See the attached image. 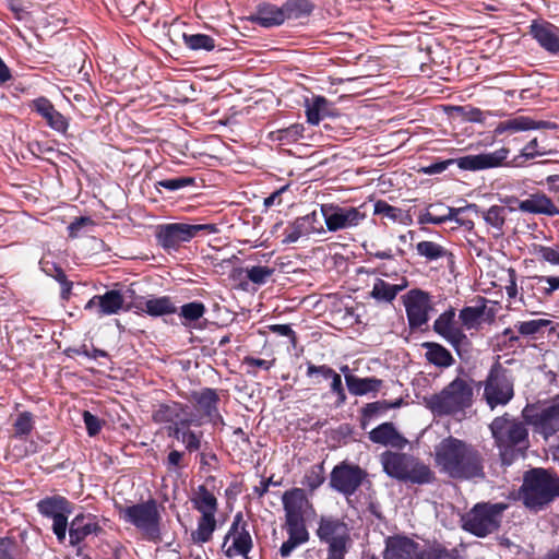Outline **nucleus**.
Returning <instances> with one entry per match:
<instances>
[{
    "instance_id": "1",
    "label": "nucleus",
    "mask_w": 559,
    "mask_h": 559,
    "mask_svg": "<svg viewBox=\"0 0 559 559\" xmlns=\"http://www.w3.org/2000/svg\"><path fill=\"white\" fill-rule=\"evenodd\" d=\"M436 463L453 478L484 476L480 453L474 447L453 437L443 439L436 447Z\"/></svg>"
},
{
    "instance_id": "2",
    "label": "nucleus",
    "mask_w": 559,
    "mask_h": 559,
    "mask_svg": "<svg viewBox=\"0 0 559 559\" xmlns=\"http://www.w3.org/2000/svg\"><path fill=\"white\" fill-rule=\"evenodd\" d=\"M489 429L503 465H511L518 457L524 455L530 445L525 423L506 413L496 417Z\"/></svg>"
},
{
    "instance_id": "3",
    "label": "nucleus",
    "mask_w": 559,
    "mask_h": 559,
    "mask_svg": "<svg viewBox=\"0 0 559 559\" xmlns=\"http://www.w3.org/2000/svg\"><path fill=\"white\" fill-rule=\"evenodd\" d=\"M518 495L525 508L538 512L559 497V477L549 469L531 468L523 474Z\"/></svg>"
},
{
    "instance_id": "4",
    "label": "nucleus",
    "mask_w": 559,
    "mask_h": 559,
    "mask_svg": "<svg viewBox=\"0 0 559 559\" xmlns=\"http://www.w3.org/2000/svg\"><path fill=\"white\" fill-rule=\"evenodd\" d=\"M473 386L463 378L456 377L439 393L425 399L426 406L437 416L464 413L473 403Z\"/></svg>"
},
{
    "instance_id": "5",
    "label": "nucleus",
    "mask_w": 559,
    "mask_h": 559,
    "mask_svg": "<svg viewBox=\"0 0 559 559\" xmlns=\"http://www.w3.org/2000/svg\"><path fill=\"white\" fill-rule=\"evenodd\" d=\"M383 471L393 478L413 484H429L433 480V473L426 464L413 455L400 452L385 451L380 456Z\"/></svg>"
},
{
    "instance_id": "6",
    "label": "nucleus",
    "mask_w": 559,
    "mask_h": 559,
    "mask_svg": "<svg viewBox=\"0 0 559 559\" xmlns=\"http://www.w3.org/2000/svg\"><path fill=\"white\" fill-rule=\"evenodd\" d=\"M316 535L320 543L328 546L326 559L345 558L352 544L350 527L345 518L322 514L318 519Z\"/></svg>"
},
{
    "instance_id": "7",
    "label": "nucleus",
    "mask_w": 559,
    "mask_h": 559,
    "mask_svg": "<svg viewBox=\"0 0 559 559\" xmlns=\"http://www.w3.org/2000/svg\"><path fill=\"white\" fill-rule=\"evenodd\" d=\"M120 518L134 525L150 542H160V514L155 500L132 506H117Z\"/></svg>"
},
{
    "instance_id": "8",
    "label": "nucleus",
    "mask_w": 559,
    "mask_h": 559,
    "mask_svg": "<svg viewBox=\"0 0 559 559\" xmlns=\"http://www.w3.org/2000/svg\"><path fill=\"white\" fill-rule=\"evenodd\" d=\"M509 153V148L501 147L490 153L466 155L455 159L435 162L428 166L421 167L420 171L425 175L441 174L452 164H456L459 168L463 170L471 171L496 168L503 164V162L508 158Z\"/></svg>"
},
{
    "instance_id": "9",
    "label": "nucleus",
    "mask_w": 559,
    "mask_h": 559,
    "mask_svg": "<svg viewBox=\"0 0 559 559\" xmlns=\"http://www.w3.org/2000/svg\"><path fill=\"white\" fill-rule=\"evenodd\" d=\"M506 509L503 503H477L462 518L463 528L475 536L485 537L498 530Z\"/></svg>"
},
{
    "instance_id": "10",
    "label": "nucleus",
    "mask_w": 559,
    "mask_h": 559,
    "mask_svg": "<svg viewBox=\"0 0 559 559\" xmlns=\"http://www.w3.org/2000/svg\"><path fill=\"white\" fill-rule=\"evenodd\" d=\"M37 511L52 521L51 530L59 543L67 538L69 516L73 513V504L67 498L55 495L39 500Z\"/></svg>"
},
{
    "instance_id": "11",
    "label": "nucleus",
    "mask_w": 559,
    "mask_h": 559,
    "mask_svg": "<svg viewBox=\"0 0 559 559\" xmlns=\"http://www.w3.org/2000/svg\"><path fill=\"white\" fill-rule=\"evenodd\" d=\"M513 381L510 371L500 364L491 367L485 381L484 397L491 409L507 405L513 397Z\"/></svg>"
},
{
    "instance_id": "12",
    "label": "nucleus",
    "mask_w": 559,
    "mask_h": 559,
    "mask_svg": "<svg viewBox=\"0 0 559 559\" xmlns=\"http://www.w3.org/2000/svg\"><path fill=\"white\" fill-rule=\"evenodd\" d=\"M200 231L216 234L218 228L214 224H185L173 223L158 227L156 237L164 249H177L182 242L190 241Z\"/></svg>"
},
{
    "instance_id": "13",
    "label": "nucleus",
    "mask_w": 559,
    "mask_h": 559,
    "mask_svg": "<svg viewBox=\"0 0 559 559\" xmlns=\"http://www.w3.org/2000/svg\"><path fill=\"white\" fill-rule=\"evenodd\" d=\"M362 205L354 207L340 206L336 204H322L320 211L324 218L326 229L335 233L359 226L367 218V214L362 211Z\"/></svg>"
},
{
    "instance_id": "14",
    "label": "nucleus",
    "mask_w": 559,
    "mask_h": 559,
    "mask_svg": "<svg viewBox=\"0 0 559 559\" xmlns=\"http://www.w3.org/2000/svg\"><path fill=\"white\" fill-rule=\"evenodd\" d=\"M524 417L534 431L545 439L559 431V396L537 409H524Z\"/></svg>"
},
{
    "instance_id": "15",
    "label": "nucleus",
    "mask_w": 559,
    "mask_h": 559,
    "mask_svg": "<svg viewBox=\"0 0 559 559\" xmlns=\"http://www.w3.org/2000/svg\"><path fill=\"white\" fill-rule=\"evenodd\" d=\"M366 476L367 473L358 465L343 462L332 469L330 486L335 491L349 497L357 491Z\"/></svg>"
},
{
    "instance_id": "16",
    "label": "nucleus",
    "mask_w": 559,
    "mask_h": 559,
    "mask_svg": "<svg viewBox=\"0 0 559 559\" xmlns=\"http://www.w3.org/2000/svg\"><path fill=\"white\" fill-rule=\"evenodd\" d=\"M252 548V538L243 521L241 512L234 516L231 526L226 534L223 543V549L227 557L243 556L247 557Z\"/></svg>"
},
{
    "instance_id": "17",
    "label": "nucleus",
    "mask_w": 559,
    "mask_h": 559,
    "mask_svg": "<svg viewBox=\"0 0 559 559\" xmlns=\"http://www.w3.org/2000/svg\"><path fill=\"white\" fill-rule=\"evenodd\" d=\"M192 426L199 427L201 421L191 415L190 417L177 419L175 425L169 427L168 431V436L181 442L189 452L200 450L203 438V432L192 429Z\"/></svg>"
},
{
    "instance_id": "18",
    "label": "nucleus",
    "mask_w": 559,
    "mask_h": 559,
    "mask_svg": "<svg viewBox=\"0 0 559 559\" xmlns=\"http://www.w3.org/2000/svg\"><path fill=\"white\" fill-rule=\"evenodd\" d=\"M407 320L411 328H420L428 321L432 309L430 297L420 289H412L404 296Z\"/></svg>"
},
{
    "instance_id": "19",
    "label": "nucleus",
    "mask_w": 559,
    "mask_h": 559,
    "mask_svg": "<svg viewBox=\"0 0 559 559\" xmlns=\"http://www.w3.org/2000/svg\"><path fill=\"white\" fill-rule=\"evenodd\" d=\"M70 546L81 549L80 545L90 535H98L102 527L98 518L92 513H78L68 525Z\"/></svg>"
},
{
    "instance_id": "20",
    "label": "nucleus",
    "mask_w": 559,
    "mask_h": 559,
    "mask_svg": "<svg viewBox=\"0 0 559 559\" xmlns=\"http://www.w3.org/2000/svg\"><path fill=\"white\" fill-rule=\"evenodd\" d=\"M425 548L407 536L394 535L385 539L383 559H420Z\"/></svg>"
},
{
    "instance_id": "21",
    "label": "nucleus",
    "mask_w": 559,
    "mask_h": 559,
    "mask_svg": "<svg viewBox=\"0 0 559 559\" xmlns=\"http://www.w3.org/2000/svg\"><path fill=\"white\" fill-rule=\"evenodd\" d=\"M455 317L456 313L453 308L442 312L433 322V331L457 350L467 337L463 329L459 326Z\"/></svg>"
},
{
    "instance_id": "22",
    "label": "nucleus",
    "mask_w": 559,
    "mask_h": 559,
    "mask_svg": "<svg viewBox=\"0 0 559 559\" xmlns=\"http://www.w3.org/2000/svg\"><path fill=\"white\" fill-rule=\"evenodd\" d=\"M557 126L554 122L545 121V120H535L528 116H516L512 117L508 120L500 121L493 132L496 135H501L503 133H518L525 132L530 130H548L556 129Z\"/></svg>"
},
{
    "instance_id": "23",
    "label": "nucleus",
    "mask_w": 559,
    "mask_h": 559,
    "mask_svg": "<svg viewBox=\"0 0 559 559\" xmlns=\"http://www.w3.org/2000/svg\"><path fill=\"white\" fill-rule=\"evenodd\" d=\"M124 299L119 290L112 289L104 295L92 297L85 305L86 310L94 311L97 317L112 316L123 309Z\"/></svg>"
},
{
    "instance_id": "24",
    "label": "nucleus",
    "mask_w": 559,
    "mask_h": 559,
    "mask_svg": "<svg viewBox=\"0 0 559 559\" xmlns=\"http://www.w3.org/2000/svg\"><path fill=\"white\" fill-rule=\"evenodd\" d=\"M282 502L285 511V520L304 519L306 510L312 507L301 488H293L285 491L282 497Z\"/></svg>"
},
{
    "instance_id": "25",
    "label": "nucleus",
    "mask_w": 559,
    "mask_h": 559,
    "mask_svg": "<svg viewBox=\"0 0 559 559\" xmlns=\"http://www.w3.org/2000/svg\"><path fill=\"white\" fill-rule=\"evenodd\" d=\"M518 209L523 213L535 215H559V209L552 200L542 192L532 193L527 199L519 201Z\"/></svg>"
},
{
    "instance_id": "26",
    "label": "nucleus",
    "mask_w": 559,
    "mask_h": 559,
    "mask_svg": "<svg viewBox=\"0 0 559 559\" xmlns=\"http://www.w3.org/2000/svg\"><path fill=\"white\" fill-rule=\"evenodd\" d=\"M531 33L538 44L551 53L559 51V28L548 22H533Z\"/></svg>"
},
{
    "instance_id": "27",
    "label": "nucleus",
    "mask_w": 559,
    "mask_h": 559,
    "mask_svg": "<svg viewBox=\"0 0 559 559\" xmlns=\"http://www.w3.org/2000/svg\"><path fill=\"white\" fill-rule=\"evenodd\" d=\"M369 439L373 443L403 449L407 440L395 429L392 423H383L369 432Z\"/></svg>"
},
{
    "instance_id": "28",
    "label": "nucleus",
    "mask_w": 559,
    "mask_h": 559,
    "mask_svg": "<svg viewBox=\"0 0 559 559\" xmlns=\"http://www.w3.org/2000/svg\"><path fill=\"white\" fill-rule=\"evenodd\" d=\"M197 411L209 421L216 423L221 416L217 411L218 395L215 390L204 389L199 393H194Z\"/></svg>"
},
{
    "instance_id": "29",
    "label": "nucleus",
    "mask_w": 559,
    "mask_h": 559,
    "mask_svg": "<svg viewBox=\"0 0 559 559\" xmlns=\"http://www.w3.org/2000/svg\"><path fill=\"white\" fill-rule=\"evenodd\" d=\"M249 20L263 27L278 26L285 22L283 8L272 3L260 4Z\"/></svg>"
},
{
    "instance_id": "30",
    "label": "nucleus",
    "mask_w": 559,
    "mask_h": 559,
    "mask_svg": "<svg viewBox=\"0 0 559 559\" xmlns=\"http://www.w3.org/2000/svg\"><path fill=\"white\" fill-rule=\"evenodd\" d=\"M35 110L47 121L48 126L58 132H66L68 121L55 109L53 105L46 98L34 100Z\"/></svg>"
},
{
    "instance_id": "31",
    "label": "nucleus",
    "mask_w": 559,
    "mask_h": 559,
    "mask_svg": "<svg viewBox=\"0 0 559 559\" xmlns=\"http://www.w3.org/2000/svg\"><path fill=\"white\" fill-rule=\"evenodd\" d=\"M435 207V205H430L428 210L420 213L418 216V223L419 224H433V225H440L444 222L455 219V216L464 211H473L476 214L480 212L478 205L472 203L467 204L463 207H442L444 212H447V216H437L433 211H431Z\"/></svg>"
},
{
    "instance_id": "32",
    "label": "nucleus",
    "mask_w": 559,
    "mask_h": 559,
    "mask_svg": "<svg viewBox=\"0 0 559 559\" xmlns=\"http://www.w3.org/2000/svg\"><path fill=\"white\" fill-rule=\"evenodd\" d=\"M426 348L425 358L428 362L439 368H449L454 365L455 359L452 354L441 344L435 342H425L421 344Z\"/></svg>"
},
{
    "instance_id": "33",
    "label": "nucleus",
    "mask_w": 559,
    "mask_h": 559,
    "mask_svg": "<svg viewBox=\"0 0 559 559\" xmlns=\"http://www.w3.org/2000/svg\"><path fill=\"white\" fill-rule=\"evenodd\" d=\"M307 121L310 124H319L320 121L332 115L329 100L323 96H314L305 100Z\"/></svg>"
},
{
    "instance_id": "34",
    "label": "nucleus",
    "mask_w": 559,
    "mask_h": 559,
    "mask_svg": "<svg viewBox=\"0 0 559 559\" xmlns=\"http://www.w3.org/2000/svg\"><path fill=\"white\" fill-rule=\"evenodd\" d=\"M191 502L193 508L200 512L201 515L216 514L218 509L216 497L203 485L194 490Z\"/></svg>"
},
{
    "instance_id": "35",
    "label": "nucleus",
    "mask_w": 559,
    "mask_h": 559,
    "mask_svg": "<svg viewBox=\"0 0 559 559\" xmlns=\"http://www.w3.org/2000/svg\"><path fill=\"white\" fill-rule=\"evenodd\" d=\"M135 308L152 317H160L176 312V307L167 296L151 298L135 305Z\"/></svg>"
},
{
    "instance_id": "36",
    "label": "nucleus",
    "mask_w": 559,
    "mask_h": 559,
    "mask_svg": "<svg viewBox=\"0 0 559 559\" xmlns=\"http://www.w3.org/2000/svg\"><path fill=\"white\" fill-rule=\"evenodd\" d=\"M404 284H390L381 278H377L373 283L370 296L378 302H392L397 294L406 287Z\"/></svg>"
},
{
    "instance_id": "37",
    "label": "nucleus",
    "mask_w": 559,
    "mask_h": 559,
    "mask_svg": "<svg viewBox=\"0 0 559 559\" xmlns=\"http://www.w3.org/2000/svg\"><path fill=\"white\" fill-rule=\"evenodd\" d=\"M217 527L215 514L201 515L198 520L197 528L191 533L194 544L203 545L212 539L213 533Z\"/></svg>"
},
{
    "instance_id": "38",
    "label": "nucleus",
    "mask_w": 559,
    "mask_h": 559,
    "mask_svg": "<svg viewBox=\"0 0 559 559\" xmlns=\"http://www.w3.org/2000/svg\"><path fill=\"white\" fill-rule=\"evenodd\" d=\"M382 381L376 378H358L353 374H346V385L354 395H365L369 392H376L381 386Z\"/></svg>"
},
{
    "instance_id": "39",
    "label": "nucleus",
    "mask_w": 559,
    "mask_h": 559,
    "mask_svg": "<svg viewBox=\"0 0 559 559\" xmlns=\"http://www.w3.org/2000/svg\"><path fill=\"white\" fill-rule=\"evenodd\" d=\"M485 223L493 229L495 237H501L504 231L503 227L507 219V210L500 205H492L488 210L481 212Z\"/></svg>"
},
{
    "instance_id": "40",
    "label": "nucleus",
    "mask_w": 559,
    "mask_h": 559,
    "mask_svg": "<svg viewBox=\"0 0 559 559\" xmlns=\"http://www.w3.org/2000/svg\"><path fill=\"white\" fill-rule=\"evenodd\" d=\"M521 298L523 300L546 298L542 275L528 276L521 282Z\"/></svg>"
},
{
    "instance_id": "41",
    "label": "nucleus",
    "mask_w": 559,
    "mask_h": 559,
    "mask_svg": "<svg viewBox=\"0 0 559 559\" xmlns=\"http://www.w3.org/2000/svg\"><path fill=\"white\" fill-rule=\"evenodd\" d=\"M282 8L284 20H296L309 15L313 10V4L309 0H287Z\"/></svg>"
},
{
    "instance_id": "42",
    "label": "nucleus",
    "mask_w": 559,
    "mask_h": 559,
    "mask_svg": "<svg viewBox=\"0 0 559 559\" xmlns=\"http://www.w3.org/2000/svg\"><path fill=\"white\" fill-rule=\"evenodd\" d=\"M179 403H169L163 404L158 411L154 414V419L158 423H173L179 418L190 417V414H187L185 409L180 406Z\"/></svg>"
},
{
    "instance_id": "43",
    "label": "nucleus",
    "mask_w": 559,
    "mask_h": 559,
    "mask_svg": "<svg viewBox=\"0 0 559 559\" xmlns=\"http://www.w3.org/2000/svg\"><path fill=\"white\" fill-rule=\"evenodd\" d=\"M416 251L420 257L425 258L429 262L452 255L444 247L429 240L419 241L416 245Z\"/></svg>"
},
{
    "instance_id": "44",
    "label": "nucleus",
    "mask_w": 559,
    "mask_h": 559,
    "mask_svg": "<svg viewBox=\"0 0 559 559\" xmlns=\"http://www.w3.org/2000/svg\"><path fill=\"white\" fill-rule=\"evenodd\" d=\"M485 307H464L459 313V319L466 330L477 329L481 322Z\"/></svg>"
},
{
    "instance_id": "45",
    "label": "nucleus",
    "mask_w": 559,
    "mask_h": 559,
    "mask_svg": "<svg viewBox=\"0 0 559 559\" xmlns=\"http://www.w3.org/2000/svg\"><path fill=\"white\" fill-rule=\"evenodd\" d=\"M185 45L191 50L211 51L215 48L214 39L205 34H183Z\"/></svg>"
},
{
    "instance_id": "46",
    "label": "nucleus",
    "mask_w": 559,
    "mask_h": 559,
    "mask_svg": "<svg viewBox=\"0 0 559 559\" xmlns=\"http://www.w3.org/2000/svg\"><path fill=\"white\" fill-rule=\"evenodd\" d=\"M306 224V221H302L300 217H297L294 222L289 223L283 233V243H294L301 237L309 236Z\"/></svg>"
},
{
    "instance_id": "47",
    "label": "nucleus",
    "mask_w": 559,
    "mask_h": 559,
    "mask_svg": "<svg viewBox=\"0 0 559 559\" xmlns=\"http://www.w3.org/2000/svg\"><path fill=\"white\" fill-rule=\"evenodd\" d=\"M373 214L389 219L392 223L402 222L404 212L401 209L390 205L388 202L379 200L374 203Z\"/></svg>"
},
{
    "instance_id": "48",
    "label": "nucleus",
    "mask_w": 559,
    "mask_h": 559,
    "mask_svg": "<svg viewBox=\"0 0 559 559\" xmlns=\"http://www.w3.org/2000/svg\"><path fill=\"white\" fill-rule=\"evenodd\" d=\"M550 154H552V151L540 147L537 138H534L521 150L520 154L513 159V163H516L520 158L534 159Z\"/></svg>"
},
{
    "instance_id": "49",
    "label": "nucleus",
    "mask_w": 559,
    "mask_h": 559,
    "mask_svg": "<svg viewBox=\"0 0 559 559\" xmlns=\"http://www.w3.org/2000/svg\"><path fill=\"white\" fill-rule=\"evenodd\" d=\"M285 525L288 536L302 540L304 543L309 540L305 519L285 520Z\"/></svg>"
},
{
    "instance_id": "50",
    "label": "nucleus",
    "mask_w": 559,
    "mask_h": 559,
    "mask_svg": "<svg viewBox=\"0 0 559 559\" xmlns=\"http://www.w3.org/2000/svg\"><path fill=\"white\" fill-rule=\"evenodd\" d=\"M401 405V401H396L394 403H389L386 401H377L373 403H368L362 408L364 419L370 420L374 418L378 414L384 413L390 408L399 407Z\"/></svg>"
},
{
    "instance_id": "51",
    "label": "nucleus",
    "mask_w": 559,
    "mask_h": 559,
    "mask_svg": "<svg viewBox=\"0 0 559 559\" xmlns=\"http://www.w3.org/2000/svg\"><path fill=\"white\" fill-rule=\"evenodd\" d=\"M420 559H459L455 549H447L440 544H433L425 548V555Z\"/></svg>"
},
{
    "instance_id": "52",
    "label": "nucleus",
    "mask_w": 559,
    "mask_h": 559,
    "mask_svg": "<svg viewBox=\"0 0 559 559\" xmlns=\"http://www.w3.org/2000/svg\"><path fill=\"white\" fill-rule=\"evenodd\" d=\"M324 481V471L322 465H313L307 471L302 484L310 490H316Z\"/></svg>"
},
{
    "instance_id": "53",
    "label": "nucleus",
    "mask_w": 559,
    "mask_h": 559,
    "mask_svg": "<svg viewBox=\"0 0 559 559\" xmlns=\"http://www.w3.org/2000/svg\"><path fill=\"white\" fill-rule=\"evenodd\" d=\"M552 322L547 319H534L530 321L520 322L516 328L522 335H534L539 333L544 328H547Z\"/></svg>"
},
{
    "instance_id": "54",
    "label": "nucleus",
    "mask_w": 559,
    "mask_h": 559,
    "mask_svg": "<svg viewBox=\"0 0 559 559\" xmlns=\"http://www.w3.org/2000/svg\"><path fill=\"white\" fill-rule=\"evenodd\" d=\"M274 269L269 266H251L246 269L247 277L254 284L263 285L273 275Z\"/></svg>"
},
{
    "instance_id": "55",
    "label": "nucleus",
    "mask_w": 559,
    "mask_h": 559,
    "mask_svg": "<svg viewBox=\"0 0 559 559\" xmlns=\"http://www.w3.org/2000/svg\"><path fill=\"white\" fill-rule=\"evenodd\" d=\"M205 313V306L199 301L186 304L180 309V316L189 321H197Z\"/></svg>"
},
{
    "instance_id": "56",
    "label": "nucleus",
    "mask_w": 559,
    "mask_h": 559,
    "mask_svg": "<svg viewBox=\"0 0 559 559\" xmlns=\"http://www.w3.org/2000/svg\"><path fill=\"white\" fill-rule=\"evenodd\" d=\"M34 427L33 415L28 412L21 413L14 423L16 436H27Z\"/></svg>"
},
{
    "instance_id": "57",
    "label": "nucleus",
    "mask_w": 559,
    "mask_h": 559,
    "mask_svg": "<svg viewBox=\"0 0 559 559\" xmlns=\"http://www.w3.org/2000/svg\"><path fill=\"white\" fill-rule=\"evenodd\" d=\"M193 178L191 177H178V178H170V179H164L157 182L158 187L165 188L169 191H176L179 189H182L187 186H190L193 183Z\"/></svg>"
},
{
    "instance_id": "58",
    "label": "nucleus",
    "mask_w": 559,
    "mask_h": 559,
    "mask_svg": "<svg viewBox=\"0 0 559 559\" xmlns=\"http://www.w3.org/2000/svg\"><path fill=\"white\" fill-rule=\"evenodd\" d=\"M302 221H306L307 231L309 235L311 234H322L324 233L323 225L320 221V215L317 211H313L305 216H300Z\"/></svg>"
},
{
    "instance_id": "59",
    "label": "nucleus",
    "mask_w": 559,
    "mask_h": 559,
    "mask_svg": "<svg viewBox=\"0 0 559 559\" xmlns=\"http://www.w3.org/2000/svg\"><path fill=\"white\" fill-rule=\"evenodd\" d=\"M83 420H84L87 433L91 437L96 436L103 427V421L97 416L90 413L88 411H84Z\"/></svg>"
},
{
    "instance_id": "60",
    "label": "nucleus",
    "mask_w": 559,
    "mask_h": 559,
    "mask_svg": "<svg viewBox=\"0 0 559 559\" xmlns=\"http://www.w3.org/2000/svg\"><path fill=\"white\" fill-rule=\"evenodd\" d=\"M330 379L332 380V382H331V391L334 394H336V396H337L336 404L337 405L344 404L345 401H346V394H345V391H344V388H343V382H342L341 376L338 373L334 372V374L331 376Z\"/></svg>"
},
{
    "instance_id": "61",
    "label": "nucleus",
    "mask_w": 559,
    "mask_h": 559,
    "mask_svg": "<svg viewBox=\"0 0 559 559\" xmlns=\"http://www.w3.org/2000/svg\"><path fill=\"white\" fill-rule=\"evenodd\" d=\"M539 257L550 264L559 265V251L551 248V247H545L540 246L538 249Z\"/></svg>"
},
{
    "instance_id": "62",
    "label": "nucleus",
    "mask_w": 559,
    "mask_h": 559,
    "mask_svg": "<svg viewBox=\"0 0 559 559\" xmlns=\"http://www.w3.org/2000/svg\"><path fill=\"white\" fill-rule=\"evenodd\" d=\"M289 185H285L283 187H281L280 189H277L276 191H274L273 193H271L267 198L264 199V206L265 207H271L273 205H281L282 204V195L283 193H285L286 191L289 190Z\"/></svg>"
},
{
    "instance_id": "63",
    "label": "nucleus",
    "mask_w": 559,
    "mask_h": 559,
    "mask_svg": "<svg viewBox=\"0 0 559 559\" xmlns=\"http://www.w3.org/2000/svg\"><path fill=\"white\" fill-rule=\"evenodd\" d=\"M546 298L554 295L559 289V276L542 275Z\"/></svg>"
},
{
    "instance_id": "64",
    "label": "nucleus",
    "mask_w": 559,
    "mask_h": 559,
    "mask_svg": "<svg viewBox=\"0 0 559 559\" xmlns=\"http://www.w3.org/2000/svg\"><path fill=\"white\" fill-rule=\"evenodd\" d=\"M334 372L335 371L326 365L316 366V365L309 364L307 367V376L308 377H311V376L318 373V374H321L324 379H330V377L333 376Z\"/></svg>"
}]
</instances>
